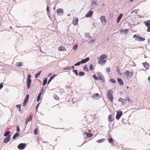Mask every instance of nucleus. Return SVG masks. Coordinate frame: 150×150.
Returning a JSON list of instances; mask_svg holds the SVG:
<instances>
[{
    "mask_svg": "<svg viewBox=\"0 0 150 150\" xmlns=\"http://www.w3.org/2000/svg\"><path fill=\"white\" fill-rule=\"evenodd\" d=\"M16 107H17L18 108H19L20 109H21V106L20 105H18L16 106Z\"/></svg>",
    "mask_w": 150,
    "mask_h": 150,
    "instance_id": "50",
    "label": "nucleus"
},
{
    "mask_svg": "<svg viewBox=\"0 0 150 150\" xmlns=\"http://www.w3.org/2000/svg\"><path fill=\"white\" fill-rule=\"evenodd\" d=\"M130 1H134V0H130Z\"/></svg>",
    "mask_w": 150,
    "mask_h": 150,
    "instance_id": "60",
    "label": "nucleus"
},
{
    "mask_svg": "<svg viewBox=\"0 0 150 150\" xmlns=\"http://www.w3.org/2000/svg\"><path fill=\"white\" fill-rule=\"evenodd\" d=\"M10 133V132L9 131H7L4 134V136L5 137L7 136Z\"/></svg>",
    "mask_w": 150,
    "mask_h": 150,
    "instance_id": "33",
    "label": "nucleus"
},
{
    "mask_svg": "<svg viewBox=\"0 0 150 150\" xmlns=\"http://www.w3.org/2000/svg\"><path fill=\"white\" fill-rule=\"evenodd\" d=\"M41 94V92L39 93L38 96L37 97V101L38 102L40 100Z\"/></svg>",
    "mask_w": 150,
    "mask_h": 150,
    "instance_id": "31",
    "label": "nucleus"
},
{
    "mask_svg": "<svg viewBox=\"0 0 150 150\" xmlns=\"http://www.w3.org/2000/svg\"><path fill=\"white\" fill-rule=\"evenodd\" d=\"M26 146L25 144L21 143L19 144L18 147L20 150H22L25 148Z\"/></svg>",
    "mask_w": 150,
    "mask_h": 150,
    "instance_id": "11",
    "label": "nucleus"
},
{
    "mask_svg": "<svg viewBox=\"0 0 150 150\" xmlns=\"http://www.w3.org/2000/svg\"><path fill=\"white\" fill-rule=\"evenodd\" d=\"M107 58V56L106 55L103 54L101 55L98 61V63L102 65H103L106 62V60L104 59H106Z\"/></svg>",
    "mask_w": 150,
    "mask_h": 150,
    "instance_id": "2",
    "label": "nucleus"
},
{
    "mask_svg": "<svg viewBox=\"0 0 150 150\" xmlns=\"http://www.w3.org/2000/svg\"><path fill=\"white\" fill-rule=\"evenodd\" d=\"M19 135V134L18 133H16L13 136V139H15L17 137H18Z\"/></svg>",
    "mask_w": 150,
    "mask_h": 150,
    "instance_id": "28",
    "label": "nucleus"
},
{
    "mask_svg": "<svg viewBox=\"0 0 150 150\" xmlns=\"http://www.w3.org/2000/svg\"><path fill=\"white\" fill-rule=\"evenodd\" d=\"M113 91L110 89L108 91L107 93V97L112 103L113 102L114 98L113 95Z\"/></svg>",
    "mask_w": 150,
    "mask_h": 150,
    "instance_id": "1",
    "label": "nucleus"
},
{
    "mask_svg": "<svg viewBox=\"0 0 150 150\" xmlns=\"http://www.w3.org/2000/svg\"><path fill=\"white\" fill-rule=\"evenodd\" d=\"M71 66L68 67L66 68H65L64 70H68V69H71Z\"/></svg>",
    "mask_w": 150,
    "mask_h": 150,
    "instance_id": "40",
    "label": "nucleus"
},
{
    "mask_svg": "<svg viewBox=\"0 0 150 150\" xmlns=\"http://www.w3.org/2000/svg\"><path fill=\"white\" fill-rule=\"evenodd\" d=\"M42 92H43V91H42V90H41V92H42Z\"/></svg>",
    "mask_w": 150,
    "mask_h": 150,
    "instance_id": "62",
    "label": "nucleus"
},
{
    "mask_svg": "<svg viewBox=\"0 0 150 150\" xmlns=\"http://www.w3.org/2000/svg\"><path fill=\"white\" fill-rule=\"evenodd\" d=\"M47 79L46 78H45L44 79L43 82V85L45 86L46 85L47 83Z\"/></svg>",
    "mask_w": 150,
    "mask_h": 150,
    "instance_id": "29",
    "label": "nucleus"
},
{
    "mask_svg": "<svg viewBox=\"0 0 150 150\" xmlns=\"http://www.w3.org/2000/svg\"><path fill=\"white\" fill-rule=\"evenodd\" d=\"M58 50L59 51H66L67 49L64 47L62 46L58 48Z\"/></svg>",
    "mask_w": 150,
    "mask_h": 150,
    "instance_id": "18",
    "label": "nucleus"
},
{
    "mask_svg": "<svg viewBox=\"0 0 150 150\" xmlns=\"http://www.w3.org/2000/svg\"><path fill=\"white\" fill-rule=\"evenodd\" d=\"M105 141V139H99V140H97L96 141V142L98 143H101V142H104V141Z\"/></svg>",
    "mask_w": 150,
    "mask_h": 150,
    "instance_id": "27",
    "label": "nucleus"
},
{
    "mask_svg": "<svg viewBox=\"0 0 150 150\" xmlns=\"http://www.w3.org/2000/svg\"><path fill=\"white\" fill-rule=\"evenodd\" d=\"M106 71L108 72H109L110 71V69L109 68L107 69L106 70Z\"/></svg>",
    "mask_w": 150,
    "mask_h": 150,
    "instance_id": "52",
    "label": "nucleus"
},
{
    "mask_svg": "<svg viewBox=\"0 0 150 150\" xmlns=\"http://www.w3.org/2000/svg\"><path fill=\"white\" fill-rule=\"evenodd\" d=\"M57 76V74H54L53 76H52L53 78H54L55 76Z\"/></svg>",
    "mask_w": 150,
    "mask_h": 150,
    "instance_id": "55",
    "label": "nucleus"
},
{
    "mask_svg": "<svg viewBox=\"0 0 150 150\" xmlns=\"http://www.w3.org/2000/svg\"><path fill=\"white\" fill-rule=\"evenodd\" d=\"M89 69L91 71H92L93 69V66L92 64H90L89 67Z\"/></svg>",
    "mask_w": 150,
    "mask_h": 150,
    "instance_id": "32",
    "label": "nucleus"
},
{
    "mask_svg": "<svg viewBox=\"0 0 150 150\" xmlns=\"http://www.w3.org/2000/svg\"><path fill=\"white\" fill-rule=\"evenodd\" d=\"M110 82L113 83H115L116 82V81L113 79H112L110 80Z\"/></svg>",
    "mask_w": 150,
    "mask_h": 150,
    "instance_id": "47",
    "label": "nucleus"
},
{
    "mask_svg": "<svg viewBox=\"0 0 150 150\" xmlns=\"http://www.w3.org/2000/svg\"><path fill=\"white\" fill-rule=\"evenodd\" d=\"M134 38H136L135 40L139 41H144L145 40V39L144 38L141 37L137 35H134L133 36Z\"/></svg>",
    "mask_w": 150,
    "mask_h": 150,
    "instance_id": "5",
    "label": "nucleus"
},
{
    "mask_svg": "<svg viewBox=\"0 0 150 150\" xmlns=\"http://www.w3.org/2000/svg\"><path fill=\"white\" fill-rule=\"evenodd\" d=\"M39 104H38V105H37V106L36 107V111L38 109V106H39Z\"/></svg>",
    "mask_w": 150,
    "mask_h": 150,
    "instance_id": "56",
    "label": "nucleus"
},
{
    "mask_svg": "<svg viewBox=\"0 0 150 150\" xmlns=\"http://www.w3.org/2000/svg\"><path fill=\"white\" fill-rule=\"evenodd\" d=\"M100 95L98 93H95L92 96V98L93 99L96 100L98 99L99 98H100Z\"/></svg>",
    "mask_w": 150,
    "mask_h": 150,
    "instance_id": "7",
    "label": "nucleus"
},
{
    "mask_svg": "<svg viewBox=\"0 0 150 150\" xmlns=\"http://www.w3.org/2000/svg\"><path fill=\"white\" fill-rule=\"evenodd\" d=\"M100 20L101 23L104 25H105L106 23V17L103 16H101L100 18Z\"/></svg>",
    "mask_w": 150,
    "mask_h": 150,
    "instance_id": "10",
    "label": "nucleus"
},
{
    "mask_svg": "<svg viewBox=\"0 0 150 150\" xmlns=\"http://www.w3.org/2000/svg\"><path fill=\"white\" fill-rule=\"evenodd\" d=\"M78 47V46L77 45H75L73 48V49L74 50H76L77 48Z\"/></svg>",
    "mask_w": 150,
    "mask_h": 150,
    "instance_id": "45",
    "label": "nucleus"
},
{
    "mask_svg": "<svg viewBox=\"0 0 150 150\" xmlns=\"http://www.w3.org/2000/svg\"><path fill=\"white\" fill-rule=\"evenodd\" d=\"M93 77L96 80H98V78L96 76V74H94L93 75Z\"/></svg>",
    "mask_w": 150,
    "mask_h": 150,
    "instance_id": "38",
    "label": "nucleus"
},
{
    "mask_svg": "<svg viewBox=\"0 0 150 150\" xmlns=\"http://www.w3.org/2000/svg\"><path fill=\"white\" fill-rule=\"evenodd\" d=\"M127 99L129 103H132V101L129 98H128Z\"/></svg>",
    "mask_w": 150,
    "mask_h": 150,
    "instance_id": "41",
    "label": "nucleus"
},
{
    "mask_svg": "<svg viewBox=\"0 0 150 150\" xmlns=\"http://www.w3.org/2000/svg\"><path fill=\"white\" fill-rule=\"evenodd\" d=\"M129 32V30L128 29H123L120 30V33H126Z\"/></svg>",
    "mask_w": 150,
    "mask_h": 150,
    "instance_id": "23",
    "label": "nucleus"
},
{
    "mask_svg": "<svg viewBox=\"0 0 150 150\" xmlns=\"http://www.w3.org/2000/svg\"><path fill=\"white\" fill-rule=\"evenodd\" d=\"M53 97L57 100H59V97L57 95H56L55 94L54 95Z\"/></svg>",
    "mask_w": 150,
    "mask_h": 150,
    "instance_id": "30",
    "label": "nucleus"
},
{
    "mask_svg": "<svg viewBox=\"0 0 150 150\" xmlns=\"http://www.w3.org/2000/svg\"><path fill=\"white\" fill-rule=\"evenodd\" d=\"M89 60V58H86L85 59H83L81 61L82 64L85 63Z\"/></svg>",
    "mask_w": 150,
    "mask_h": 150,
    "instance_id": "20",
    "label": "nucleus"
},
{
    "mask_svg": "<svg viewBox=\"0 0 150 150\" xmlns=\"http://www.w3.org/2000/svg\"><path fill=\"white\" fill-rule=\"evenodd\" d=\"M124 75L127 78H131L133 75L132 72L129 71L127 70L125 71L123 73Z\"/></svg>",
    "mask_w": 150,
    "mask_h": 150,
    "instance_id": "3",
    "label": "nucleus"
},
{
    "mask_svg": "<svg viewBox=\"0 0 150 150\" xmlns=\"http://www.w3.org/2000/svg\"><path fill=\"white\" fill-rule=\"evenodd\" d=\"M96 1L95 2V4H95L96 5H97V4H96Z\"/></svg>",
    "mask_w": 150,
    "mask_h": 150,
    "instance_id": "59",
    "label": "nucleus"
},
{
    "mask_svg": "<svg viewBox=\"0 0 150 150\" xmlns=\"http://www.w3.org/2000/svg\"><path fill=\"white\" fill-rule=\"evenodd\" d=\"M47 13H48L49 12V7L48 6H47Z\"/></svg>",
    "mask_w": 150,
    "mask_h": 150,
    "instance_id": "54",
    "label": "nucleus"
},
{
    "mask_svg": "<svg viewBox=\"0 0 150 150\" xmlns=\"http://www.w3.org/2000/svg\"><path fill=\"white\" fill-rule=\"evenodd\" d=\"M82 64L81 62H77L76 64L74 65L75 66H77L79 65L80 64Z\"/></svg>",
    "mask_w": 150,
    "mask_h": 150,
    "instance_id": "43",
    "label": "nucleus"
},
{
    "mask_svg": "<svg viewBox=\"0 0 150 150\" xmlns=\"http://www.w3.org/2000/svg\"><path fill=\"white\" fill-rule=\"evenodd\" d=\"M148 81H150V76L148 77Z\"/></svg>",
    "mask_w": 150,
    "mask_h": 150,
    "instance_id": "57",
    "label": "nucleus"
},
{
    "mask_svg": "<svg viewBox=\"0 0 150 150\" xmlns=\"http://www.w3.org/2000/svg\"><path fill=\"white\" fill-rule=\"evenodd\" d=\"M53 79V78L52 77H51L50 78V79L49 80L48 83H47V84H49L50 83V82Z\"/></svg>",
    "mask_w": 150,
    "mask_h": 150,
    "instance_id": "46",
    "label": "nucleus"
},
{
    "mask_svg": "<svg viewBox=\"0 0 150 150\" xmlns=\"http://www.w3.org/2000/svg\"><path fill=\"white\" fill-rule=\"evenodd\" d=\"M108 141L110 143H111L113 142V140L112 138H110L109 139Z\"/></svg>",
    "mask_w": 150,
    "mask_h": 150,
    "instance_id": "48",
    "label": "nucleus"
},
{
    "mask_svg": "<svg viewBox=\"0 0 150 150\" xmlns=\"http://www.w3.org/2000/svg\"><path fill=\"white\" fill-rule=\"evenodd\" d=\"M86 134L88 137H91L93 136V134L90 133L86 132Z\"/></svg>",
    "mask_w": 150,
    "mask_h": 150,
    "instance_id": "26",
    "label": "nucleus"
},
{
    "mask_svg": "<svg viewBox=\"0 0 150 150\" xmlns=\"http://www.w3.org/2000/svg\"><path fill=\"white\" fill-rule=\"evenodd\" d=\"M42 92H43V91H42V90H41V92H42Z\"/></svg>",
    "mask_w": 150,
    "mask_h": 150,
    "instance_id": "64",
    "label": "nucleus"
},
{
    "mask_svg": "<svg viewBox=\"0 0 150 150\" xmlns=\"http://www.w3.org/2000/svg\"><path fill=\"white\" fill-rule=\"evenodd\" d=\"M34 133L35 135L37 134L38 133V132L37 129H36L34 130Z\"/></svg>",
    "mask_w": 150,
    "mask_h": 150,
    "instance_id": "42",
    "label": "nucleus"
},
{
    "mask_svg": "<svg viewBox=\"0 0 150 150\" xmlns=\"http://www.w3.org/2000/svg\"><path fill=\"white\" fill-rule=\"evenodd\" d=\"M52 75V74H51V73H50L48 75V76H51V75Z\"/></svg>",
    "mask_w": 150,
    "mask_h": 150,
    "instance_id": "58",
    "label": "nucleus"
},
{
    "mask_svg": "<svg viewBox=\"0 0 150 150\" xmlns=\"http://www.w3.org/2000/svg\"><path fill=\"white\" fill-rule=\"evenodd\" d=\"M3 87V85L2 83L0 84V89Z\"/></svg>",
    "mask_w": 150,
    "mask_h": 150,
    "instance_id": "51",
    "label": "nucleus"
},
{
    "mask_svg": "<svg viewBox=\"0 0 150 150\" xmlns=\"http://www.w3.org/2000/svg\"><path fill=\"white\" fill-rule=\"evenodd\" d=\"M31 77V76L30 75H28L27 80V88L28 89H29L30 87V85L32 81L30 79Z\"/></svg>",
    "mask_w": 150,
    "mask_h": 150,
    "instance_id": "4",
    "label": "nucleus"
},
{
    "mask_svg": "<svg viewBox=\"0 0 150 150\" xmlns=\"http://www.w3.org/2000/svg\"><path fill=\"white\" fill-rule=\"evenodd\" d=\"M108 120L109 121L111 122L113 121L114 119L112 118V115H109L108 116Z\"/></svg>",
    "mask_w": 150,
    "mask_h": 150,
    "instance_id": "19",
    "label": "nucleus"
},
{
    "mask_svg": "<svg viewBox=\"0 0 150 150\" xmlns=\"http://www.w3.org/2000/svg\"><path fill=\"white\" fill-rule=\"evenodd\" d=\"M41 73V71H40L38 72V74H35V78H37L39 76V75Z\"/></svg>",
    "mask_w": 150,
    "mask_h": 150,
    "instance_id": "34",
    "label": "nucleus"
},
{
    "mask_svg": "<svg viewBox=\"0 0 150 150\" xmlns=\"http://www.w3.org/2000/svg\"><path fill=\"white\" fill-rule=\"evenodd\" d=\"M73 71L76 75V76L78 75V74L77 72V70H73Z\"/></svg>",
    "mask_w": 150,
    "mask_h": 150,
    "instance_id": "44",
    "label": "nucleus"
},
{
    "mask_svg": "<svg viewBox=\"0 0 150 150\" xmlns=\"http://www.w3.org/2000/svg\"><path fill=\"white\" fill-rule=\"evenodd\" d=\"M117 73L120 74L121 75L122 74V73L121 72L120 70L118 69V68H117Z\"/></svg>",
    "mask_w": 150,
    "mask_h": 150,
    "instance_id": "39",
    "label": "nucleus"
},
{
    "mask_svg": "<svg viewBox=\"0 0 150 150\" xmlns=\"http://www.w3.org/2000/svg\"><path fill=\"white\" fill-rule=\"evenodd\" d=\"M64 12V10L62 8H58L57 10V13L58 15L60 16Z\"/></svg>",
    "mask_w": 150,
    "mask_h": 150,
    "instance_id": "12",
    "label": "nucleus"
},
{
    "mask_svg": "<svg viewBox=\"0 0 150 150\" xmlns=\"http://www.w3.org/2000/svg\"><path fill=\"white\" fill-rule=\"evenodd\" d=\"M117 81L119 82V83L121 85H123V83L122 80L120 78H118Z\"/></svg>",
    "mask_w": 150,
    "mask_h": 150,
    "instance_id": "25",
    "label": "nucleus"
},
{
    "mask_svg": "<svg viewBox=\"0 0 150 150\" xmlns=\"http://www.w3.org/2000/svg\"><path fill=\"white\" fill-rule=\"evenodd\" d=\"M142 64L143 65L144 67L146 69H149V65L148 63L145 62L144 63H142Z\"/></svg>",
    "mask_w": 150,
    "mask_h": 150,
    "instance_id": "15",
    "label": "nucleus"
},
{
    "mask_svg": "<svg viewBox=\"0 0 150 150\" xmlns=\"http://www.w3.org/2000/svg\"><path fill=\"white\" fill-rule=\"evenodd\" d=\"M138 11H139V10L138 9H136V10H134L133 11H132L131 12V13H137Z\"/></svg>",
    "mask_w": 150,
    "mask_h": 150,
    "instance_id": "37",
    "label": "nucleus"
},
{
    "mask_svg": "<svg viewBox=\"0 0 150 150\" xmlns=\"http://www.w3.org/2000/svg\"><path fill=\"white\" fill-rule=\"evenodd\" d=\"M122 16H123V14L122 13H120V15L118 17L117 19V23H119V22H120V19H121V18H122Z\"/></svg>",
    "mask_w": 150,
    "mask_h": 150,
    "instance_id": "22",
    "label": "nucleus"
},
{
    "mask_svg": "<svg viewBox=\"0 0 150 150\" xmlns=\"http://www.w3.org/2000/svg\"><path fill=\"white\" fill-rule=\"evenodd\" d=\"M118 101H120L122 103V105H124L126 102V100L125 99H124L122 98H120L118 100Z\"/></svg>",
    "mask_w": 150,
    "mask_h": 150,
    "instance_id": "16",
    "label": "nucleus"
},
{
    "mask_svg": "<svg viewBox=\"0 0 150 150\" xmlns=\"http://www.w3.org/2000/svg\"><path fill=\"white\" fill-rule=\"evenodd\" d=\"M42 92H43V91H42V90H41V92H42Z\"/></svg>",
    "mask_w": 150,
    "mask_h": 150,
    "instance_id": "63",
    "label": "nucleus"
},
{
    "mask_svg": "<svg viewBox=\"0 0 150 150\" xmlns=\"http://www.w3.org/2000/svg\"><path fill=\"white\" fill-rule=\"evenodd\" d=\"M122 114V111H117L116 118L117 120H119Z\"/></svg>",
    "mask_w": 150,
    "mask_h": 150,
    "instance_id": "8",
    "label": "nucleus"
},
{
    "mask_svg": "<svg viewBox=\"0 0 150 150\" xmlns=\"http://www.w3.org/2000/svg\"><path fill=\"white\" fill-rule=\"evenodd\" d=\"M99 79L100 81L103 80V78L102 77H100L99 78Z\"/></svg>",
    "mask_w": 150,
    "mask_h": 150,
    "instance_id": "53",
    "label": "nucleus"
},
{
    "mask_svg": "<svg viewBox=\"0 0 150 150\" xmlns=\"http://www.w3.org/2000/svg\"><path fill=\"white\" fill-rule=\"evenodd\" d=\"M72 21L74 25H76L78 23V17H76L74 18Z\"/></svg>",
    "mask_w": 150,
    "mask_h": 150,
    "instance_id": "13",
    "label": "nucleus"
},
{
    "mask_svg": "<svg viewBox=\"0 0 150 150\" xmlns=\"http://www.w3.org/2000/svg\"><path fill=\"white\" fill-rule=\"evenodd\" d=\"M74 67H72V69H74Z\"/></svg>",
    "mask_w": 150,
    "mask_h": 150,
    "instance_id": "61",
    "label": "nucleus"
},
{
    "mask_svg": "<svg viewBox=\"0 0 150 150\" xmlns=\"http://www.w3.org/2000/svg\"><path fill=\"white\" fill-rule=\"evenodd\" d=\"M93 12L92 11H89L88 13H87L86 15L85 16L86 17H91L93 14Z\"/></svg>",
    "mask_w": 150,
    "mask_h": 150,
    "instance_id": "14",
    "label": "nucleus"
},
{
    "mask_svg": "<svg viewBox=\"0 0 150 150\" xmlns=\"http://www.w3.org/2000/svg\"><path fill=\"white\" fill-rule=\"evenodd\" d=\"M10 135H8L5 139L4 142L5 143H7L10 141Z\"/></svg>",
    "mask_w": 150,
    "mask_h": 150,
    "instance_id": "17",
    "label": "nucleus"
},
{
    "mask_svg": "<svg viewBox=\"0 0 150 150\" xmlns=\"http://www.w3.org/2000/svg\"><path fill=\"white\" fill-rule=\"evenodd\" d=\"M84 73L82 71H80L79 73V75L80 76H82L84 75Z\"/></svg>",
    "mask_w": 150,
    "mask_h": 150,
    "instance_id": "35",
    "label": "nucleus"
},
{
    "mask_svg": "<svg viewBox=\"0 0 150 150\" xmlns=\"http://www.w3.org/2000/svg\"><path fill=\"white\" fill-rule=\"evenodd\" d=\"M30 115L27 116V118L26 119L25 121V123H26V125H27V123L29 121V120L30 119Z\"/></svg>",
    "mask_w": 150,
    "mask_h": 150,
    "instance_id": "24",
    "label": "nucleus"
},
{
    "mask_svg": "<svg viewBox=\"0 0 150 150\" xmlns=\"http://www.w3.org/2000/svg\"><path fill=\"white\" fill-rule=\"evenodd\" d=\"M29 97V95H27L24 100L23 106H25L26 105L28 101Z\"/></svg>",
    "mask_w": 150,
    "mask_h": 150,
    "instance_id": "9",
    "label": "nucleus"
},
{
    "mask_svg": "<svg viewBox=\"0 0 150 150\" xmlns=\"http://www.w3.org/2000/svg\"><path fill=\"white\" fill-rule=\"evenodd\" d=\"M17 132H20L19 127L18 126H17Z\"/></svg>",
    "mask_w": 150,
    "mask_h": 150,
    "instance_id": "49",
    "label": "nucleus"
},
{
    "mask_svg": "<svg viewBox=\"0 0 150 150\" xmlns=\"http://www.w3.org/2000/svg\"><path fill=\"white\" fill-rule=\"evenodd\" d=\"M83 69L85 71H88V68L86 65H85L83 68Z\"/></svg>",
    "mask_w": 150,
    "mask_h": 150,
    "instance_id": "36",
    "label": "nucleus"
},
{
    "mask_svg": "<svg viewBox=\"0 0 150 150\" xmlns=\"http://www.w3.org/2000/svg\"><path fill=\"white\" fill-rule=\"evenodd\" d=\"M15 65L16 66L20 67L23 66V63L22 62H18L16 63Z\"/></svg>",
    "mask_w": 150,
    "mask_h": 150,
    "instance_id": "21",
    "label": "nucleus"
},
{
    "mask_svg": "<svg viewBox=\"0 0 150 150\" xmlns=\"http://www.w3.org/2000/svg\"><path fill=\"white\" fill-rule=\"evenodd\" d=\"M145 25L147 27V31L148 32H150V20H147L144 21Z\"/></svg>",
    "mask_w": 150,
    "mask_h": 150,
    "instance_id": "6",
    "label": "nucleus"
}]
</instances>
